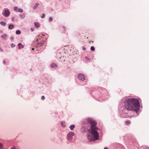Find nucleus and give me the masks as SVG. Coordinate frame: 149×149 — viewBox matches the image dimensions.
<instances>
[{"label": "nucleus", "instance_id": "obj_1", "mask_svg": "<svg viewBox=\"0 0 149 149\" xmlns=\"http://www.w3.org/2000/svg\"><path fill=\"white\" fill-rule=\"evenodd\" d=\"M88 122L91 124L90 128L88 130L87 137L88 139L91 141H93L99 139V135L97 132L98 128L96 127V123L91 118H88Z\"/></svg>", "mask_w": 149, "mask_h": 149}, {"label": "nucleus", "instance_id": "obj_2", "mask_svg": "<svg viewBox=\"0 0 149 149\" xmlns=\"http://www.w3.org/2000/svg\"><path fill=\"white\" fill-rule=\"evenodd\" d=\"M124 106L126 110L134 111L137 113L139 110L140 105L138 100L134 98H130L125 100Z\"/></svg>", "mask_w": 149, "mask_h": 149}, {"label": "nucleus", "instance_id": "obj_3", "mask_svg": "<svg viewBox=\"0 0 149 149\" xmlns=\"http://www.w3.org/2000/svg\"><path fill=\"white\" fill-rule=\"evenodd\" d=\"M78 78L82 81H84L85 80L84 76L82 74H79L78 75Z\"/></svg>", "mask_w": 149, "mask_h": 149}, {"label": "nucleus", "instance_id": "obj_4", "mask_svg": "<svg viewBox=\"0 0 149 149\" xmlns=\"http://www.w3.org/2000/svg\"><path fill=\"white\" fill-rule=\"evenodd\" d=\"M74 135L73 132H71L69 133L68 135V139L69 140H71L72 139V137Z\"/></svg>", "mask_w": 149, "mask_h": 149}, {"label": "nucleus", "instance_id": "obj_5", "mask_svg": "<svg viewBox=\"0 0 149 149\" xmlns=\"http://www.w3.org/2000/svg\"><path fill=\"white\" fill-rule=\"evenodd\" d=\"M10 14V12L8 10H5L4 13L3 15L6 17L8 16Z\"/></svg>", "mask_w": 149, "mask_h": 149}, {"label": "nucleus", "instance_id": "obj_6", "mask_svg": "<svg viewBox=\"0 0 149 149\" xmlns=\"http://www.w3.org/2000/svg\"><path fill=\"white\" fill-rule=\"evenodd\" d=\"M44 44V42H42L40 43H38L36 45L37 47H39L40 46Z\"/></svg>", "mask_w": 149, "mask_h": 149}, {"label": "nucleus", "instance_id": "obj_7", "mask_svg": "<svg viewBox=\"0 0 149 149\" xmlns=\"http://www.w3.org/2000/svg\"><path fill=\"white\" fill-rule=\"evenodd\" d=\"M34 24L35 27L36 28H39L40 26V24L38 22H35L34 23Z\"/></svg>", "mask_w": 149, "mask_h": 149}, {"label": "nucleus", "instance_id": "obj_8", "mask_svg": "<svg viewBox=\"0 0 149 149\" xmlns=\"http://www.w3.org/2000/svg\"><path fill=\"white\" fill-rule=\"evenodd\" d=\"M18 45L19 49H20L21 48H23L24 47V46L21 43H19Z\"/></svg>", "mask_w": 149, "mask_h": 149}, {"label": "nucleus", "instance_id": "obj_9", "mask_svg": "<svg viewBox=\"0 0 149 149\" xmlns=\"http://www.w3.org/2000/svg\"><path fill=\"white\" fill-rule=\"evenodd\" d=\"M14 28V26L13 25L10 24L8 26V29H13Z\"/></svg>", "mask_w": 149, "mask_h": 149}, {"label": "nucleus", "instance_id": "obj_10", "mask_svg": "<svg viewBox=\"0 0 149 149\" xmlns=\"http://www.w3.org/2000/svg\"><path fill=\"white\" fill-rule=\"evenodd\" d=\"M52 68H56L57 67V65L55 63H52L51 65Z\"/></svg>", "mask_w": 149, "mask_h": 149}, {"label": "nucleus", "instance_id": "obj_11", "mask_svg": "<svg viewBox=\"0 0 149 149\" xmlns=\"http://www.w3.org/2000/svg\"><path fill=\"white\" fill-rule=\"evenodd\" d=\"M61 31H63V32H65L66 30L65 27L63 26H62L61 28Z\"/></svg>", "mask_w": 149, "mask_h": 149}, {"label": "nucleus", "instance_id": "obj_12", "mask_svg": "<svg viewBox=\"0 0 149 149\" xmlns=\"http://www.w3.org/2000/svg\"><path fill=\"white\" fill-rule=\"evenodd\" d=\"M131 123V121L129 120H127V121H126L125 122V124L126 125H129Z\"/></svg>", "mask_w": 149, "mask_h": 149}, {"label": "nucleus", "instance_id": "obj_13", "mask_svg": "<svg viewBox=\"0 0 149 149\" xmlns=\"http://www.w3.org/2000/svg\"><path fill=\"white\" fill-rule=\"evenodd\" d=\"M75 127V126L74 125H72L70 126V128L71 130H72L74 129Z\"/></svg>", "mask_w": 149, "mask_h": 149}, {"label": "nucleus", "instance_id": "obj_14", "mask_svg": "<svg viewBox=\"0 0 149 149\" xmlns=\"http://www.w3.org/2000/svg\"><path fill=\"white\" fill-rule=\"evenodd\" d=\"M61 125L62 127H65V123L63 122H62L61 123Z\"/></svg>", "mask_w": 149, "mask_h": 149}, {"label": "nucleus", "instance_id": "obj_15", "mask_svg": "<svg viewBox=\"0 0 149 149\" xmlns=\"http://www.w3.org/2000/svg\"><path fill=\"white\" fill-rule=\"evenodd\" d=\"M7 36L6 35V34H4L1 36V38L3 39H5Z\"/></svg>", "mask_w": 149, "mask_h": 149}, {"label": "nucleus", "instance_id": "obj_16", "mask_svg": "<svg viewBox=\"0 0 149 149\" xmlns=\"http://www.w3.org/2000/svg\"><path fill=\"white\" fill-rule=\"evenodd\" d=\"M38 3H36L35 6L33 7V9H36L38 6Z\"/></svg>", "mask_w": 149, "mask_h": 149}, {"label": "nucleus", "instance_id": "obj_17", "mask_svg": "<svg viewBox=\"0 0 149 149\" xmlns=\"http://www.w3.org/2000/svg\"><path fill=\"white\" fill-rule=\"evenodd\" d=\"M0 24L2 26H5L6 25V23L3 22H0Z\"/></svg>", "mask_w": 149, "mask_h": 149}, {"label": "nucleus", "instance_id": "obj_18", "mask_svg": "<svg viewBox=\"0 0 149 149\" xmlns=\"http://www.w3.org/2000/svg\"><path fill=\"white\" fill-rule=\"evenodd\" d=\"M16 33L17 34L19 35L21 33V32L19 30H17L16 31Z\"/></svg>", "mask_w": 149, "mask_h": 149}, {"label": "nucleus", "instance_id": "obj_19", "mask_svg": "<svg viewBox=\"0 0 149 149\" xmlns=\"http://www.w3.org/2000/svg\"><path fill=\"white\" fill-rule=\"evenodd\" d=\"M23 11V10L21 8H18L17 10V11L21 13Z\"/></svg>", "mask_w": 149, "mask_h": 149}, {"label": "nucleus", "instance_id": "obj_20", "mask_svg": "<svg viewBox=\"0 0 149 149\" xmlns=\"http://www.w3.org/2000/svg\"><path fill=\"white\" fill-rule=\"evenodd\" d=\"M91 50L92 51H94L95 50L94 47L93 46H91Z\"/></svg>", "mask_w": 149, "mask_h": 149}, {"label": "nucleus", "instance_id": "obj_21", "mask_svg": "<svg viewBox=\"0 0 149 149\" xmlns=\"http://www.w3.org/2000/svg\"><path fill=\"white\" fill-rule=\"evenodd\" d=\"M18 8L17 7H14V10H15V11H17V9H18Z\"/></svg>", "mask_w": 149, "mask_h": 149}, {"label": "nucleus", "instance_id": "obj_22", "mask_svg": "<svg viewBox=\"0 0 149 149\" xmlns=\"http://www.w3.org/2000/svg\"><path fill=\"white\" fill-rule=\"evenodd\" d=\"M0 149H3V145L1 143H0Z\"/></svg>", "mask_w": 149, "mask_h": 149}, {"label": "nucleus", "instance_id": "obj_23", "mask_svg": "<svg viewBox=\"0 0 149 149\" xmlns=\"http://www.w3.org/2000/svg\"><path fill=\"white\" fill-rule=\"evenodd\" d=\"M45 16V14L44 13H43L42 14V16H41V17L42 18H44Z\"/></svg>", "mask_w": 149, "mask_h": 149}, {"label": "nucleus", "instance_id": "obj_24", "mask_svg": "<svg viewBox=\"0 0 149 149\" xmlns=\"http://www.w3.org/2000/svg\"><path fill=\"white\" fill-rule=\"evenodd\" d=\"M49 21H52V17H49Z\"/></svg>", "mask_w": 149, "mask_h": 149}, {"label": "nucleus", "instance_id": "obj_25", "mask_svg": "<svg viewBox=\"0 0 149 149\" xmlns=\"http://www.w3.org/2000/svg\"><path fill=\"white\" fill-rule=\"evenodd\" d=\"M45 99V96H42L41 97V99L42 100H44Z\"/></svg>", "mask_w": 149, "mask_h": 149}, {"label": "nucleus", "instance_id": "obj_26", "mask_svg": "<svg viewBox=\"0 0 149 149\" xmlns=\"http://www.w3.org/2000/svg\"><path fill=\"white\" fill-rule=\"evenodd\" d=\"M15 46L13 44H12L11 45V47H14Z\"/></svg>", "mask_w": 149, "mask_h": 149}, {"label": "nucleus", "instance_id": "obj_27", "mask_svg": "<svg viewBox=\"0 0 149 149\" xmlns=\"http://www.w3.org/2000/svg\"><path fill=\"white\" fill-rule=\"evenodd\" d=\"M11 149H17L15 147H13Z\"/></svg>", "mask_w": 149, "mask_h": 149}, {"label": "nucleus", "instance_id": "obj_28", "mask_svg": "<svg viewBox=\"0 0 149 149\" xmlns=\"http://www.w3.org/2000/svg\"><path fill=\"white\" fill-rule=\"evenodd\" d=\"M83 50H86V48H85V47H83Z\"/></svg>", "mask_w": 149, "mask_h": 149}, {"label": "nucleus", "instance_id": "obj_29", "mask_svg": "<svg viewBox=\"0 0 149 149\" xmlns=\"http://www.w3.org/2000/svg\"><path fill=\"white\" fill-rule=\"evenodd\" d=\"M22 17V18H23L24 17V15H22L21 16Z\"/></svg>", "mask_w": 149, "mask_h": 149}, {"label": "nucleus", "instance_id": "obj_30", "mask_svg": "<svg viewBox=\"0 0 149 149\" xmlns=\"http://www.w3.org/2000/svg\"><path fill=\"white\" fill-rule=\"evenodd\" d=\"M145 149H149V147H146V148H145Z\"/></svg>", "mask_w": 149, "mask_h": 149}, {"label": "nucleus", "instance_id": "obj_31", "mask_svg": "<svg viewBox=\"0 0 149 149\" xmlns=\"http://www.w3.org/2000/svg\"><path fill=\"white\" fill-rule=\"evenodd\" d=\"M3 64H4L5 63V61H3Z\"/></svg>", "mask_w": 149, "mask_h": 149}, {"label": "nucleus", "instance_id": "obj_32", "mask_svg": "<svg viewBox=\"0 0 149 149\" xmlns=\"http://www.w3.org/2000/svg\"><path fill=\"white\" fill-rule=\"evenodd\" d=\"M104 149H108V148H107L105 147L104 148Z\"/></svg>", "mask_w": 149, "mask_h": 149}, {"label": "nucleus", "instance_id": "obj_33", "mask_svg": "<svg viewBox=\"0 0 149 149\" xmlns=\"http://www.w3.org/2000/svg\"><path fill=\"white\" fill-rule=\"evenodd\" d=\"M32 49V50H34V48H33Z\"/></svg>", "mask_w": 149, "mask_h": 149}, {"label": "nucleus", "instance_id": "obj_34", "mask_svg": "<svg viewBox=\"0 0 149 149\" xmlns=\"http://www.w3.org/2000/svg\"><path fill=\"white\" fill-rule=\"evenodd\" d=\"M86 38H88V37H86Z\"/></svg>", "mask_w": 149, "mask_h": 149}, {"label": "nucleus", "instance_id": "obj_35", "mask_svg": "<svg viewBox=\"0 0 149 149\" xmlns=\"http://www.w3.org/2000/svg\"><path fill=\"white\" fill-rule=\"evenodd\" d=\"M85 58H87V57H86Z\"/></svg>", "mask_w": 149, "mask_h": 149}, {"label": "nucleus", "instance_id": "obj_36", "mask_svg": "<svg viewBox=\"0 0 149 149\" xmlns=\"http://www.w3.org/2000/svg\"><path fill=\"white\" fill-rule=\"evenodd\" d=\"M38 41V39H36V41Z\"/></svg>", "mask_w": 149, "mask_h": 149}, {"label": "nucleus", "instance_id": "obj_37", "mask_svg": "<svg viewBox=\"0 0 149 149\" xmlns=\"http://www.w3.org/2000/svg\"><path fill=\"white\" fill-rule=\"evenodd\" d=\"M13 37H12V38H11V39H13Z\"/></svg>", "mask_w": 149, "mask_h": 149}]
</instances>
